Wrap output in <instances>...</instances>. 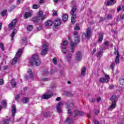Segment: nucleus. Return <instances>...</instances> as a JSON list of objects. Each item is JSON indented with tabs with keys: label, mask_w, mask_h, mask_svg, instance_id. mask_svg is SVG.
Returning <instances> with one entry per match:
<instances>
[{
	"label": "nucleus",
	"mask_w": 124,
	"mask_h": 124,
	"mask_svg": "<svg viewBox=\"0 0 124 124\" xmlns=\"http://www.w3.org/2000/svg\"><path fill=\"white\" fill-rule=\"evenodd\" d=\"M31 63L32 65H37V66L40 65L41 62H40L39 58H38V55L37 53L32 55Z\"/></svg>",
	"instance_id": "f257e3e1"
},
{
	"label": "nucleus",
	"mask_w": 124,
	"mask_h": 124,
	"mask_svg": "<svg viewBox=\"0 0 124 124\" xmlns=\"http://www.w3.org/2000/svg\"><path fill=\"white\" fill-rule=\"evenodd\" d=\"M46 17V15H43V12L42 11H40L38 13V16H34L32 18V21L34 23H37L39 22V20H43L45 19Z\"/></svg>",
	"instance_id": "f03ea898"
},
{
	"label": "nucleus",
	"mask_w": 124,
	"mask_h": 124,
	"mask_svg": "<svg viewBox=\"0 0 124 124\" xmlns=\"http://www.w3.org/2000/svg\"><path fill=\"white\" fill-rule=\"evenodd\" d=\"M22 52H23L22 48H20L18 49L17 53L16 54V57H14L12 61V64H16V62H17V60H18V58H20L21 57V55H22Z\"/></svg>",
	"instance_id": "7ed1b4c3"
},
{
	"label": "nucleus",
	"mask_w": 124,
	"mask_h": 124,
	"mask_svg": "<svg viewBox=\"0 0 124 124\" xmlns=\"http://www.w3.org/2000/svg\"><path fill=\"white\" fill-rule=\"evenodd\" d=\"M76 6H74L72 9V10L70 11V14L71 15H73L71 17V22L73 24H75V22H76V15L74 14V12L76 11Z\"/></svg>",
	"instance_id": "20e7f679"
},
{
	"label": "nucleus",
	"mask_w": 124,
	"mask_h": 124,
	"mask_svg": "<svg viewBox=\"0 0 124 124\" xmlns=\"http://www.w3.org/2000/svg\"><path fill=\"white\" fill-rule=\"evenodd\" d=\"M74 35L75 37V43H78V25L77 24L74 27Z\"/></svg>",
	"instance_id": "39448f33"
},
{
	"label": "nucleus",
	"mask_w": 124,
	"mask_h": 124,
	"mask_svg": "<svg viewBox=\"0 0 124 124\" xmlns=\"http://www.w3.org/2000/svg\"><path fill=\"white\" fill-rule=\"evenodd\" d=\"M110 80V76L109 75L105 74V77L101 78L99 79L100 83H108Z\"/></svg>",
	"instance_id": "423d86ee"
},
{
	"label": "nucleus",
	"mask_w": 124,
	"mask_h": 124,
	"mask_svg": "<svg viewBox=\"0 0 124 124\" xmlns=\"http://www.w3.org/2000/svg\"><path fill=\"white\" fill-rule=\"evenodd\" d=\"M47 52H48V44L45 43L43 46L42 48V51L41 54L42 56H44L47 54Z\"/></svg>",
	"instance_id": "0eeeda50"
},
{
	"label": "nucleus",
	"mask_w": 124,
	"mask_h": 124,
	"mask_svg": "<svg viewBox=\"0 0 124 124\" xmlns=\"http://www.w3.org/2000/svg\"><path fill=\"white\" fill-rule=\"evenodd\" d=\"M67 44H68V43H67V41H63L61 43L62 52V53L64 54L66 53V45H67Z\"/></svg>",
	"instance_id": "6e6552de"
},
{
	"label": "nucleus",
	"mask_w": 124,
	"mask_h": 124,
	"mask_svg": "<svg viewBox=\"0 0 124 124\" xmlns=\"http://www.w3.org/2000/svg\"><path fill=\"white\" fill-rule=\"evenodd\" d=\"M17 23V19H14L11 22V23H9L8 25V28L9 30H12V29H14L15 26H16V23Z\"/></svg>",
	"instance_id": "1a4fd4ad"
},
{
	"label": "nucleus",
	"mask_w": 124,
	"mask_h": 124,
	"mask_svg": "<svg viewBox=\"0 0 124 124\" xmlns=\"http://www.w3.org/2000/svg\"><path fill=\"white\" fill-rule=\"evenodd\" d=\"M86 38L90 39L91 38V35L92 34V31H91V28H88L86 29V33H84Z\"/></svg>",
	"instance_id": "9d476101"
},
{
	"label": "nucleus",
	"mask_w": 124,
	"mask_h": 124,
	"mask_svg": "<svg viewBox=\"0 0 124 124\" xmlns=\"http://www.w3.org/2000/svg\"><path fill=\"white\" fill-rule=\"evenodd\" d=\"M63 106V104L62 102H60L57 106V110L58 113H62V109H61V107Z\"/></svg>",
	"instance_id": "9b49d317"
},
{
	"label": "nucleus",
	"mask_w": 124,
	"mask_h": 124,
	"mask_svg": "<svg viewBox=\"0 0 124 124\" xmlns=\"http://www.w3.org/2000/svg\"><path fill=\"white\" fill-rule=\"evenodd\" d=\"M116 2H117L116 0H109L107 2V5L108 6H111V5H114Z\"/></svg>",
	"instance_id": "f8f14e48"
},
{
	"label": "nucleus",
	"mask_w": 124,
	"mask_h": 124,
	"mask_svg": "<svg viewBox=\"0 0 124 124\" xmlns=\"http://www.w3.org/2000/svg\"><path fill=\"white\" fill-rule=\"evenodd\" d=\"M53 95V93H51L49 94H44L42 96V99H48V98H51V97Z\"/></svg>",
	"instance_id": "ddd939ff"
},
{
	"label": "nucleus",
	"mask_w": 124,
	"mask_h": 124,
	"mask_svg": "<svg viewBox=\"0 0 124 124\" xmlns=\"http://www.w3.org/2000/svg\"><path fill=\"white\" fill-rule=\"evenodd\" d=\"M16 33H17V30L15 29L13 30L11 34V40H13V39H14V36H15Z\"/></svg>",
	"instance_id": "4468645a"
},
{
	"label": "nucleus",
	"mask_w": 124,
	"mask_h": 124,
	"mask_svg": "<svg viewBox=\"0 0 124 124\" xmlns=\"http://www.w3.org/2000/svg\"><path fill=\"white\" fill-rule=\"evenodd\" d=\"M12 113L13 117H14V116H15V114H16V106L15 105H13L12 107Z\"/></svg>",
	"instance_id": "2eb2a0df"
},
{
	"label": "nucleus",
	"mask_w": 124,
	"mask_h": 124,
	"mask_svg": "<svg viewBox=\"0 0 124 124\" xmlns=\"http://www.w3.org/2000/svg\"><path fill=\"white\" fill-rule=\"evenodd\" d=\"M112 103L111 105L110 106L109 108H108L109 111H111V110H113V109H115L116 108V103L117 102H112Z\"/></svg>",
	"instance_id": "dca6fc26"
},
{
	"label": "nucleus",
	"mask_w": 124,
	"mask_h": 124,
	"mask_svg": "<svg viewBox=\"0 0 124 124\" xmlns=\"http://www.w3.org/2000/svg\"><path fill=\"white\" fill-rule=\"evenodd\" d=\"M86 71H87V67H83L81 69V76L86 75Z\"/></svg>",
	"instance_id": "f3484780"
},
{
	"label": "nucleus",
	"mask_w": 124,
	"mask_h": 124,
	"mask_svg": "<svg viewBox=\"0 0 124 124\" xmlns=\"http://www.w3.org/2000/svg\"><path fill=\"white\" fill-rule=\"evenodd\" d=\"M65 124H73V121H72V120L70 118L68 117L66 121H65Z\"/></svg>",
	"instance_id": "a211bd4d"
},
{
	"label": "nucleus",
	"mask_w": 124,
	"mask_h": 124,
	"mask_svg": "<svg viewBox=\"0 0 124 124\" xmlns=\"http://www.w3.org/2000/svg\"><path fill=\"white\" fill-rule=\"evenodd\" d=\"M31 12H26L24 15V18L25 19H28V18H29L30 17H31Z\"/></svg>",
	"instance_id": "6ab92c4d"
},
{
	"label": "nucleus",
	"mask_w": 124,
	"mask_h": 124,
	"mask_svg": "<svg viewBox=\"0 0 124 124\" xmlns=\"http://www.w3.org/2000/svg\"><path fill=\"white\" fill-rule=\"evenodd\" d=\"M45 25L47 27H50V26H52L53 25V22L51 20H47L45 22Z\"/></svg>",
	"instance_id": "aec40b11"
},
{
	"label": "nucleus",
	"mask_w": 124,
	"mask_h": 124,
	"mask_svg": "<svg viewBox=\"0 0 124 124\" xmlns=\"http://www.w3.org/2000/svg\"><path fill=\"white\" fill-rule=\"evenodd\" d=\"M27 73H28L29 77H30L31 79L33 78V75H32V71H31V70L29 69L27 71Z\"/></svg>",
	"instance_id": "412c9836"
},
{
	"label": "nucleus",
	"mask_w": 124,
	"mask_h": 124,
	"mask_svg": "<svg viewBox=\"0 0 124 124\" xmlns=\"http://www.w3.org/2000/svg\"><path fill=\"white\" fill-rule=\"evenodd\" d=\"M110 100L111 101H112V102H116L117 100H118V98L117 97V96L113 95L110 98Z\"/></svg>",
	"instance_id": "4be33fe9"
},
{
	"label": "nucleus",
	"mask_w": 124,
	"mask_h": 124,
	"mask_svg": "<svg viewBox=\"0 0 124 124\" xmlns=\"http://www.w3.org/2000/svg\"><path fill=\"white\" fill-rule=\"evenodd\" d=\"M54 25L57 26H60L61 25V19L59 18L56 19L54 22Z\"/></svg>",
	"instance_id": "5701e85b"
},
{
	"label": "nucleus",
	"mask_w": 124,
	"mask_h": 124,
	"mask_svg": "<svg viewBox=\"0 0 124 124\" xmlns=\"http://www.w3.org/2000/svg\"><path fill=\"white\" fill-rule=\"evenodd\" d=\"M71 54H69L66 56V60L68 62H71Z\"/></svg>",
	"instance_id": "b1692460"
},
{
	"label": "nucleus",
	"mask_w": 124,
	"mask_h": 124,
	"mask_svg": "<svg viewBox=\"0 0 124 124\" xmlns=\"http://www.w3.org/2000/svg\"><path fill=\"white\" fill-rule=\"evenodd\" d=\"M33 29V26L32 25H29L28 26H27V30L28 31H31Z\"/></svg>",
	"instance_id": "393cba45"
},
{
	"label": "nucleus",
	"mask_w": 124,
	"mask_h": 124,
	"mask_svg": "<svg viewBox=\"0 0 124 124\" xmlns=\"http://www.w3.org/2000/svg\"><path fill=\"white\" fill-rule=\"evenodd\" d=\"M73 117H77L78 116V109H75L73 112Z\"/></svg>",
	"instance_id": "a878e982"
},
{
	"label": "nucleus",
	"mask_w": 124,
	"mask_h": 124,
	"mask_svg": "<svg viewBox=\"0 0 124 124\" xmlns=\"http://www.w3.org/2000/svg\"><path fill=\"white\" fill-rule=\"evenodd\" d=\"M68 19V16L66 14H63L62 16V20L64 21H67Z\"/></svg>",
	"instance_id": "bb28decb"
},
{
	"label": "nucleus",
	"mask_w": 124,
	"mask_h": 124,
	"mask_svg": "<svg viewBox=\"0 0 124 124\" xmlns=\"http://www.w3.org/2000/svg\"><path fill=\"white\" fill-rule=\"evenodd\" d=\"M83 56V54L81 52H78V61H81L82 60V57Z\"/></svg>",
	"instance_id": "cd10ccee"
},
{
	"label": "nucleus",
	"mask_w": 124,
	"mask_h": 124,
	"mask_svg": "<svg viewBox=\"0 0 124 124\" xmlns=\"http://www.w3.org/2000/svg\"><path fill=\"white\" fill-rule=\"evenodd\" d=\"M120 83L122 86H124V76L120 79Z\"/></svg>",
	"instance_id": "c85d7f7f"
},
{
	"label": "nucleus",
	"mask_w": 124,
	"mask_h": 124,
	"mask_svg": "<svg viewBox=\"0 0 124 124\" xmlns=\"http://www.w3.org/2000/svg\"><path fill=\"white\" fill-rule=\"evenodd\" d=\"M0 103H1V104L2 105V106L4 107V108L6 107V100H3L0 102Z\"/></svg>",
	"instance_id": "c756f323"
},
{
	"label": "nucleus",
	"mask_w": 124,
	"mask_h": 124,
	"mask_svg": "<svg viewBox=\"0 0 124 124\" xmlns=\"http://www.w3.org/2000/svg\"><path fill=\"white\" fill-rule=\"evenodd\" d=\"M74 46H75V44L74 43H73V42H71L70 49H71L72 53H73V49H74Z\"/></svg>",
	"instance_id": "7c9ffc66"
},
{
	"label": "nucleus",
	"mask_w": 124,
	"mask_h": 124,
	"mask_svg": "<svg viewBox=\"0 0 124 124\" xmlns=\"http://www.w3.org/2000/svg\"><path fill=\"white\" fill-rule=\"evenodd\" d=\"M12 87L13 88H15L16 87V82H15V80L14 79H13L11 81Z\"/></svg>",
	"instance_id": "2f4dec72"
},
{
	"label": "nucleus",
	"mask_w": 124,
	"mask_h": 124,
	"mask_svg": "<svg viewBox=\"0 0 124 124\" xmlns=\"http://www.w3.org/2000/svg\"><path fill=\"white\" fill-rule=\"evenodd\" d=\"M102 40H103V34H100L99 36L98 41L99 42H102Z\"/></svg>",
	"instance_id": "473e14b6"
},
{
	"label": "nucleus",
	"mask_w": 124,
	"mask_h": 124,
	"mask_svg": "<svg viewBox=\"0 0 124 124\" xmlns=\"http://www.w3.org/2000/svg\"><path fill=\"white\" fill-rule=\"evenodd\" d=\"M22 43L24 45H26L27 44V38L24 37L22 39Z\"/></svg>",
	"instance_id": "72a5a7b5"
},
{
	"label": "nucleus",
	"mask_w": 124,
	"mask_h": 124,
	"mask_svg": "<svg viewBox=\"0 0 124 124\" xmlns=\"http://www.w3.org/2000/svg\"><path fill=\"white\" fill-rule=\"evenodd\" d=\"M119 58H120V56L118 55L116 56L115 58V62L116 63H120V60L119 59Z\"/></svg>",
	"instance_id": "f704fd0d"
},
{
	"label": "nucleus",
	"mask_w": 124,
	"mask_h": 124,
	"mask_svg": "<svg viewBox=\"0 0 124 124\" xmlns=\"http://www.w3.org/2000/svg\"><path fill=\"white\" fill-rule=\"evenodd\" d=\"M22 102L24 103H27V102H29V98H24L23 99H22Z\"/></svg>",
	"instance_id": "c9c22d12"
},
{
	"label": "nucleus",
	"mask_w": 124,
	"mask_h": 124,
	"mask_svg": "<svg viewBox=\"0 0 124 124\" xmlns=\"http://www.w3.org/2000/svg\"><path fill=\"white\" fill-rule=\"evenodd\" d=\"M40 6L39 5H36V4H34L32 5V7L34 9H37V8H39V7Z\"/></svg>",
	"instance_id": "e433bc0d"
},
{
	"label": "nucleus",
	"mask_w": 124,
	"mask_h": 124,
	"mask_svg": "<svg viewBox=\"0 0 124 124\" xmlns=\"http://www.w3.org/2000/svg\"><path fill=\"white\" fill-rule=\"evenodd\" d=\"M9 123V121L8 120H4L2 122V124H8Z\"/></svg>",
	"instance_id": "4c0bfd02"
},
{
	"label": "nucleus",
	"mask_w": 124,
	"mask_h": 124,
	"mask_svg": "<svg viewBox=\"0 0 124 124\" xmlns=\"http://www.w3.org/2000/svg\"><path fill=\"white\" fill-rule=\"evenodd\" d=\"M84 115H85V113L83 111H78V116H84Z\"/></svg>",
	"instance_id": "58836bf2"
},
{
	"label": "nucleus",
	"mask_w": 124,
	"mask_h": 124,
	"mask_svg": "<svg viewBox=\"0 0 124 124\" xmlns=\"http://www.w3.org/2000/svg\"><path fill=\"white\" fill-rule=\"evenodd\" d=\"M52 61L53 63H54V64H57V58H53L52 60Z\"/></svg>",
	"instance_id": "ea45409f"
},
{
	"label": "nucleus",
	"mask_w": 124,
	"mask_h": 124,
	"mask_svg": "<svg viewBox=\"0 0 124 124\" xmlns=\"http://www.w3.org/2000/svg\"><path fill=\"white\" fill-rule=\"evenodd\" d=\"M5 14H6V11H5V10L2 11L1 13V16H5Z\"/></svg>",
	"instance_id": "a19ab883"
},
{
	"label": "nucleus",
	"mask_w": 124,
	"mask_h": 124,
	"mask_svg": "<svg viewBox=\"0 0 124 124\" xmlns=\"http://www.w3.org/2000/svg\"><path fill=\"white\" fill-rule=\"evenodd\" d=\"M53 31H57L58 30V26L55 25L54 24V25L53 27Z\"/></svg>",
	"instance_id": "79ce46f5"
},
{
	"label": "nucleus",
	"mask_w": 124,
	"mask_h": 124,
	"mask_svg": "<svg viewBox=\"0 0 124 124\" xmlns=\"http://www.w3.org/2000/svg\"><path fill=\"white\" fill-rule=\"evenodd\" d=\"M107 18L108 20L112 19V15L110 14H108Z\"/></svg>",
	"instance_id": "37998d69"
},
{
	"label": "nucleus",
	"mask_w": 124,
	"mask_h": 124,
	"mask_svg": "<svg viewBox=\"0 0 124 124\" xmlns=\"http://www.w3.org/2000/svg\"><path fill=\"white\" fill-rule=\"evenodd\" d=\"M0 48L2 51H4V48H3V44H2V43L0 44Z\"/></svg>",
	"instance_id": "c03bdc74"
},
{
	"label": "nucleus",
	"mask_w": 124,
	"mask_h": 124,
	"mask_svg": "<svg viewBox=\"0 0 124 124\" xmlns=\"http://www.w3.org/2000/svg\"><path fill=\"white\" fill-rule=\"evenodd\" d=\"M102 53H103V50H101L100 51H99L98 53V56H102Z\"/></svg>",
	"instance_id": "a18cd8bd"
},
{
	"label": "nucleus",
	"mask_w": 124,
	"mask_h": 124,
	"mask_svg": "<svg viewBox=\"0 0 124 124\" xmlns=\"http://www.w3.org/2000/svg\"><path fill=\"white\" fill-rule=\"evenodd\" d=\"M110 67H111V69H113L114 67H115V63L112 62L110 65Z\"/></svg>",
	"instance_id": "49530a36"
},
{
	"label": "nucleus",
	"mask_w": 124,
	"mask_h": 124,
	"mask_svg": "<svg viewBox=\"0 0 124 124\" xmlns=\"http://www.w3.org/2000/svg\"><path fill=\"white\" fill-rule=\"evenodd\" d=\"M105 45H106V46H109V45L110 44L109 43V42L108 41H107L106 42H105V43H104Z\"/></svg>",
	"instance_id": "de8ad7c7"
},
{
	"label": "nucleus",
	"mask_w": 124,
	"mask_h": 124,
	"mask_svg": "<svg viewBox=\"0 0 124 124\" xmlns=\"http://www.w3.org/2000/svg\"><path fill=\"white\" fill-rule=\"evenodd\" d=\"M114 54H116L117 56H120V54L119 53V51L118 50H116L114 51Z\"/></svg>",
	"instance_id": "09e8293b"
},
{
	"label": "nucleus",
	"mask_w": 124,
	"mask_h": 124,
	"mask_svg": "<svg viewBox=\"0 0 124 124\" xmlns=\"http://www.w3.org/2000/svg\"><path fill=\"white\" fill-rule=\"evenodd\" d=\"M1 85H3V79H0V86H1Z\"/></svg>",
	"instance_id": "8fccbe9b"
},
{
	"label": "nucleus",
	"mask_w": 124,
	"mask_h": 124,
	"mask_svg": "<svg viewBox=\"0 0 124 124\" xmlns=\"http://www.w3.org/2000/svg\"><path fill=\"white\" fill-rule=\"evenodd\" d=\"M100 101H101V98L100 97H99L97 98V102H100Z\"/></svg>",
	"instance_id": "3c124183"
},
{
	"label": "nucleus",
	"mask_w": 124,
	"mask_h": 124,
	"mask_svg": "<svg viewBox=\"0 0 124 124\" xmlns=\"http://www.w3.org/2000/svg\"><path fill=\"white\" fill-rule=\"evenodd\" d=\"M94 113L95 115H97L98 114H99V110L97 109L95 111Z\"/></svg>",
	"instance_id": "603ef678"
},
{
	"label": "nucleus",
	"mask_w": 124,
	"mask_h": 124,
	"mask_svg": "<svg viewBox=\"0 0 124 124\" xmlns=\"http://www.w3.org/2000/svg\"><path fill=\"white\" fill-rule=\"evenodd\" d=\"M68 114H69L70 115H71V114H72L71 109H70L69 108L68 109Z\"/></svg>",
	"instance_id": "864d4df0"
},
{
	"label": "nucleus",
	"mask_w": 124,
	"mask_h": 124,
	"mask_svg": "<svg viewBox=\"0 0 124 124\" xmlns=\"http://www.w3.org/2000/svg\"><path fill=\"white\" fill-rule=\"evenodd\" d=\"M42 29V28H41V27H39L37 28L36 30L37 31H41Z\"/></svg>",
	"instance_id": "5fc2aeb1"
},
{
	"label": "nucleus",
	"mask_w": 124,
	"mask_h": 124,
	"mask_svg": "<svg viewBox=\"0 0 124 124\" xmlns=\"http://www.w3.org/2000/svg\"><path fill=\"white\" fill-rule=\"evenodd\" d=\"M58 14V12L56 11H54L53 13V15L54 16H55V15H57Z\"/></svg>",
	"instance_id": "6e6d98bb"
},
{
	"label": "nucleus",
	"mask_w": 124,
	"mask_h": 124,
	"mask_svg": "<svg viewBox=\"0 0 124 124\" xmlns=\"http://www.w3.org/2000/svg\"><path fill=\"white\" fill-rule=\"evenodd\" d=\"M19 96H20V95H16V100H18V99H19Z\"/></svg>",
	"instance_id": "4d7b16f0"
},
{
	"label": "nucleus",
	"mask_w": 124,
	"mask_h": 124,
	"mask_svg": "<svg viewBox=\"0 0 124 124\" xmlns=\"http://www.w3.org/2000/svg\"><path fill=\"white\" fill-rule=\"evenodd\" d=\"M91 102H94L95 101V99L94 98H92L91 100H90Z\"/></svg>",
	"instance_id": "13d9d810"
},
{
	"label": "nucleus",
	"mask_w": 124,
	"mask_h": 124,
	"mask_svg": "<svg viewBox=\"0 0 124 124\" xmlns=\"http://www.w3.org/2000/svg\"><path fill=\"white\" fill-rule=\"evenodd\" d=\"M23 1H24V0H17V3H21V2H22Z\"/></svg>",
	"instance_id": "bf43d9fd"
},
{
	"label": "nucleus",
	"mask_w": 124,
	"mask_h": 124,
	"mask_svg": "<svg viewBox=\"0 0 124 124\" xmlns=\"http://www.w3.org/2000/svg\"><path fill=\"white\" fill-rule=\"evenodd\" d=\"M121 9L122 8L121 7V6H119L117 8V11L119 12V11H120Z\"/></svg>",
	"instance_id": "052dcab7"
},
{
	"label": "nucleus",
	"mask_w": 124,
	"mask_h": 124,
	"mask_svg": "<svg viewBox=\"0 0 124 124\" xmlns=\"http://www.w3.org/2000/svg\"><path fill=\"white\" fill-rule=\"evenodd\" d=\"M103 21H104V18H103V17H100V22H103Z\"/></svg>",
	"instance_id": "680f3d73"
},
{
	"label": "nucleus",
	"mask_w": 124,
	"mask_h": 124,
	"mask_svg": "<svg viewBox=\"0 0 124 124\" xmlns=\"http://www.w3.org/2000/svg\"><path fill=\"white\" fill-rule=\"evenodd\" d=\"M109 89H110V90H112V89H114V86H113V85H110V86H109Z\"/></svg>",
	"instance_id": "e2e57ef3"
},
{
	"label": "nucleus",
	"mask_w": 124,
	"mask_h": 124,
	"mask_svg": "<svg viewBox=\"0 0 124 124\" xmlns=\"http://www.w3.org/2000/svg\"><path fill=\"white\" fill-rule=\"evenodd\" d=\"M94 124H99V122L97 121H94Z\"/></svg>",
	"instance_id": "0e129e2a"
},
{
	"label": "nucleus",
	"mask_w": 124,
	"mask_h": 124,
	"mask_svg": "<svg viewBox=\"0 0 124 124\" xmlns=\"http://www.w3.org/2000/svg\"><path fill=\"white\" fill-rule=\"evenodd\" d=\"M95 52H96V48H93V54H94V53H95Z\"/></svg>",
	"instance_id": "69168bd1"
},
{
	"label": "nucleus",
	"mask_w": 124,
	"mask_h": 124,
	"mask_svg": "<svg viewBox=\"0 0 124 124\" xmlns=\"http://www.w3.org/2000/svg\"><path fill=\"white\" fill-rule=\"evenodd\" d=\"M47 80H48V78H46L43 79H42V81H47Z\"/></svg>",
	"instance_id": "338daca9"
},
{
	"label": "nucleus",
	"mask_w": 124,
	"mask_h": 124,
	"mask_svg": "<svg viewBox=\"0 0 124 124\" xmlns=\"http://www.w3.org/2000/svg\"><path fill=\"white\" fill-rule=\"evenodd\" d=\"M121 19H122V20L124 19V14L122 16Z\"/></svg>",
	"instance_id": "774afa93"
}]
</instances>
